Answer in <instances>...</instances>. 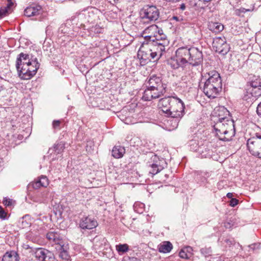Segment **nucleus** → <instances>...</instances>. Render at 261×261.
Here are the masks:
<instances>
[{
  "mask_svg": "<svg viewBox=\"0 0 261 261\" xmlns=\"http://www.w3.org/2000/svg\"><path fill=\"white\" fill-rule=\"evenodd\" d=\"M12 5L13 3L11 2V4H7L6 7L1 8L0 9V19L7 15L8 13V10L10 8Z\"/></svg>",
  "mask_w": 261,
  "mask_h": 261,
  "instance_id": "32",
  "label": "nucleus"
},
{
  "mask_svg": "<svg viewBox=\"0 0 261 261\" xmlns=\"http://www.w3.org/2000/svg\"><path fill=\"white\" fill-rule=\"evenodd\" d=\"M41 10L42 7L41 6L32 4L24 10V14L27 17L37 16L41 13Z\"/></svg>",
  "mask_w": 261,
  "mask_h": 261,
  "instance_id": "18",
  "label": "nucleus"
},
{
  "mask_svg": "<svg viewBox=\"0 0 261 261\" xmlns=\"http://www.w3.org/2000/svg\"><path fill=\"white\" fill-rule=\"evenodd\" d=\"M49 184L48 180L46 176H42L36 180L32 182L31 186L34 189H38L41 187H46Z\"/></svg>",
  "mask_w": 261,
  "mask_h": 261,
  "instance_id": "21",
  "label": "nucleus"
},
{
  "mask_svg": "<svg viewBox=\"0 0 261 261\" xmlns=\"http://www.w3.org/2000/svg\"><path fill=\"white\" fill-rule=\"evenodd\" d=\"M21 225L22 227H27L30 225V223L27 222L26 221H24L23 218L21 221Z\"/></svg>",
  "mask_w": 261,
  "mask_h": 261,
  "instance_id": "41",
  "label": "nucleus"
},
{
  "mask_svg": "<svg viewBox=\"0 0 261 261\" xmlns=\"http://www.w3.org/2000/svg\"><path fill=\"white\" fill-rule=\"evenodd\" d=\"M7 213L4 211L2 206H0V219L5 220L7 218Z\"/></svg>",
  "mask_w": 261,
  "mask_h": 261,
  "instance_id": "36",
  "label": "nucleus"
},
{
  "mask_svg": "<svg viewBox=\"0 0 261 261\" xmlns=\"http://www.w3.org/2000/svg\"><path fill=\"white\" fill-rule=\"evenodd\" d=\"M208 29L214 33H219L224 29V26L221 23L217 22H210L208 24Z\"/></svg>",
  "mask_w": 261,
  "mask_h": 261,
  "instance_id": "25",
  "label": "nucleus"
},
{
  "mask_svg": "<svg viewBox=\"0 0 261 261\" xmlns=\"http://www.w3.org/2000/svg\"><path fill=\"white\" fill-rule=\"evenodd\" d=\"M227 198H232V197L233 196V194L232 193H228L226 195Z\"/></svg>",
  "mask_w": 261,
  "mask_h": 261,
  "instance_id": "44",
  "label": "nucleus"
},
{
  "mask_svg": "<svg viewBox=\"0 0 261 261\" xmlns=\"http://www.w3.org/2000/svg\"><path fill=\"white\" fill-rule=\"evenodd\" d=\"M145 205L143 203L135 202L134 204V210L135 212L139 214H142L144 212Z\"/></svg>",
  "mask_w": 261,
  "mask_h": 261,
  "instance_id": "31",
  "label": "nucleus"
},
{
  "mask_svg": "<svg viewBox=\"0 0 261 261\" xmlns=\"http://www.w3.org/2000/svg\"><path fill=\"white\" fill-rule=\"evenodd\" d=\"M46 238L50 243H54L59 246L62 244V238L61 235L55 231H50L46 234Z\"/></svg>",
  "mask_w": 261,
  "mask_h": 261,
  "instance_id": "19",
  "label": "nucleus"
},
{
  "mask_svg": "<svg viewBox=\"0 0 261 261\" xmlns=\"http://www.w3.org/2000/svg\"><path fill=\"white\" fill-rule=\"evenodd\" d=\"M250 85L251 88L248 89L247 93L249 92L254 97L261 95V79L254 76Z\"/></svg>",
  "mask_w": 261,
  "mask_h": 261,
  "instance_id": "14",
  "label": "nucleus"
},
{
  "mask_svg": "<svg viewBox=\"0 0 261 261\" xmlns=\"http://www.w3.org/2000/svg\"><path fill=\"white\" fill-rule=\"evenodd\" d=\"M200 147H204L203 148L204 153H201L202 156H204L205 158H206L207 156H210L211 155V149L207 146L205 147V146H200Z\"/></svg>",
  "mask_w": 261,
  "mask_h": 261,
  "instance_id": "34",
  "label": "nucleus"
},
{
  "mask_svg": "<svg viewBox=\"0 0 261 261\" xmlns=\"http://www.w3.org/2000/svg\"><path fill=\"white\" fill-rule=\"evenodd\" d=\"M149 47L151 49V51L153 55L155 60H157L162 56L163 53L166 51V46H163L162 47L158 44L149 41H147Z\"/></svg>",
  "mask_w": 261,
  "mask_h": 261,
  "instance_id": "17",
  "label": "nucleus"
},
{
  "mask_svg": "<svg viewBox=\"0 0 261 261\" xmlns=\"http://www.w3.org/2000/svg\"><path fill=\"white\" fill-rule=\"evenodd\" d=\"M256 112L257 115L261 117V102L258 105L257 107Z\"/></svg>",
  "mask_w": 261,
  "mask_h": 261,
  "instance_id": "40",
  "label": "nucleus"
},
{
  "mask_svg": "<svg viewBox=\"0 0 261 261\" xmlns=\"http://www.w3.org/2000/svg\"><path fill=\"white\" fill-rule=\"evenodd\" d=\"M201 253L205 257L212 255V250L211 247H204L200 249Z\"/></svg>",
  "mask_w": 261,
  "mask_h": 261,
  "instance_id": "33",
  "label": "nucleus"
},
{
  "mask_svg": "<svg viewBox=\"0 0 261 261\" xmlns=\"http://www.w3.org/2000/svg\"><path fill=\"white\" fill-rule=\"evenodd\" d=\"M165 176L166 178H165L164 180H165V179H167V178H168V175L167 174H165Z\"/></svg>",
  "mask_w": 261,
  "mask_h": 261,
  "instance_id": "47",
  "label": "nucleus"
},
{
  "mask_svg": "<svg viewBox=\"0 0 261 261\" xmlns=\"http://www.w3.org/2000/svg\"><path fill=\"white\" fill-rule=\"evenodd\" d=\"M116 249L120 255L123 254L128 251V245L126 244H119L116 246Z\"/></svg>",
  "mask_w": 261,
  "mask_h": 261,
  "instance_id": "30",
  "label": "nucleus"
},
{
  "mask_svg": "<svg viewBox=\"0 0 261 261\" xmlns=\"http://www.w3.org/2000/svg\"><path fill=\"white\" fill-rule=\"evenodd\" d=\"M215 113L217 115V118L215 121H222L221 118L225 119L231 118L229 112L224 107H219L215 110Z\"/></svg>",
  "mask_w": 261,
  "mask_h": 261,
  "instance_id": "20",
  "label": "nucleus"
},
{
  "mask_svg": "<svg viewBox=\"0 0 261 261\" xmlns=\"http://www.w3.org/2000/svg\"><path fill=\"white\" fill-rule=\"evenodd\" d=\"M98 237L96 236V237H95L93 239L94 241H95V240L97 239V238H98Z\"/></svg>",
  "mask_w": 261,
  "mask_h": 261,
  "instance_id": "50",
  "label": "nucleus"
},
{
  "mask_svg": "<svg viewBox=\"0 0 261 261\" xmlns=\"http://www.w3.org/2000/svg\"><path fill=\"white\" fill-rule=\"evenodd\" d=\"M140 16L147 22H154L159 17L160 12L155 6H145L140 12Z\"/></svg>",
  "mask_w": 261,
  "mask_h": 261,
  "instance_id": "9",
  "label": "nucleus"
},
{
  "mask_svg": "<svg viewBox=\"0 0 261 261\" xmlns=\"http://www.w3.org/2000/svg\"><path fill=\"white\" fill-rule=\"evenodd\" d=\"M193 249L190 246H187L182 249L179 253V256L182 258H189L192 256Z\"/></svg>",
  "mask_w": 261,
  "mask_h": 261,
  "instance_id": "27",
  "label": "nucleus"
},
{
  "mask_svg": "<svg viewBox=\"0 0 261 261\" xmlns=\"http://www.w3.org/2000/svg\"><path fill=\"white\" fill-rule=\"evenodd\" d=\"M203 83V92L208 98H216L222 90V80L216 70L210 71L202 75L201 83Z\"/></svg>",
  "mask_w": 261,
  "mask_h": 261,
  "instance_id": "3",
  "label": "nucleus"
},
{
  "mask_svg": "<svg viewBox=\"0 0 261 261\" xmlns=\"http://www.w3.org/2000/svg\"><path fill=\"white\" fill-rule=\"evenodd\" d=\"M58 248H56V249L59 250V251H60V257H61L63 259L68 260L70 256L66 249V246H65L64 244H62L58 246Z\"/></svg>",
  "mask_w": 261,
  "mask_h": 261,
  "instance_id": "28",
  "label": "nucleus"
},
{
  "mask_svg": "<svg viewBox=\"0 0 261 261\" xmlns=\"http://www.w3.org/2000/svg\"><path fill=\"white\" fill-rule=\"evenodd\" d=\"M61 121L60 120H54L53 122V127L55 129H59Z\"/></svg>",
  "mask_w": 261,
  "mask_h": 261,
  "instance_id": "37",
  "label": "nucleus"
},
{
  "mask_svg": "<svg viewBox=\"0 0 261 261\" xmlns=\"http://www.w3.org/2000/svg\"><path fill=\"white\" fill-rule=\"evenodd\" d=\"M39 67L40 64L37 59L34 58V59H32V61L28 64L27 68H23L22 70H20L18 73L19 76L21 79L30 80L36 74Z\"/></svg>",
  "mask_w": 261,
  "mask_h": 261,
  "instance_id": "7",
  "label": "nucleus"
},
{
  "mask_svg": "<svg viewBox=\"0 0 261 261\" xmlns=\"http://www.w3.org/2000/svg\"><path fill=\"white\" fill-rule=\"evenodd\" d=\"M151 50V49L149 47L147 42L145 40L138 51V56L139 58L145 61H151L152 60L155 61Z\"/></svg>",
  "mask_w": 261,
  "mask_h": 261,
  "instance_id": "11",
  "label": "nucleus"
},
{
  "mask_svg": "<svg viewBox=\"0 0 261 261\" xmlns=\"http://www.w3.org/2000/svg\"><path fill=\"white\" fill-rule=\"evenodd\" d=\"M3 203L6 206L10 207L14 204V201L11 199L5 197L3 199Z\"/></svg>",
  "mask_w": 261,
  "mask_h": 261,
  "instance_id": "35",
  "label": "nucleus"
},
{
  "mask_svg": "<svg viewBox=\"0 0 261 261\" xmlns=\"http://www.w3.org/2000/svg\"><path fill=\"white\" fill-rule=\"evenodd\" d=\"M147 88L144 90L143 99L150 101L158 98L166 92V85L164 84L161 77L156 75L151 76L146 82Z\"/></svg>",
  "mask_w": 261,
  "mask_h": 261,
  "instance_id": "4",
  "label": "nucleus"
},
{
  "mask_svg": "<svg viewBox=\"0 0 261 261\" xmlns=\"http://www.w3.org/2000/svg\"><path fill=\"white\" fill-rule=\"evenodd\" d=\"M179 8L182 10L184 11L186 9V5L185 4L182 3L180 5Z\"/></svg>",
  "mask_w": 261,
  "mask_h": 261,
  "instance_id": "43",
  "label": "nucleus"
},
{
  "mask_svg": "<svg viewBox=\"0 0 261 261\" xmlns=\"http://www.w3.org/2000/svg\"><path fill=\"white\" fill-rule=\"evenodd\" d=\"M11 2H12L11 0H8V4H11Z\"/></svg>",
  "mask_w": 261,
  "mask_h": 261,
  "instance_id": "49",
  "label": "nucleus"
},
{
  "mask_svg": "<svg viewBox=\"0 0 261 261\" xmlns=\"http://www.w3.org/2000/svg\"><path fill=\"white\" fill-rule=\"evenodd\" d=\"M147 166L150 168L149 173L154 175L167 167V163L163 158H160L153 152L146 154Z\"/></svg>",
  "mask_w": 261,
  "mask_h": 261,
  "instance_id": "6",
  "label": "nucleus"
},
{
  "mask_svg": "<svg viewBox=\"0 0 261 261\" xmlns=\"http://www.w3.org/2000/svg\"><path fill=\"white\" fill-rule=\"evenodd\" d=\"M172 19H174V20H175L176 21H179V17H177V16H174L172 17Z\"/></svg>",
  "mask_w": 261,
  "mask_h": 261,
  "instance_id": "45",
  "label": "nucleus"
},
{
  "mask_svg": "<svg viewBox=\"0 0 261 261\" xmlns=\"http://www.w3.org/2000/svg\"><path fill=\"white\" fill-rule=\"evenodd\" d=\"M173 248L172 244L169 241H165L159 246V251L160 252L166 253L171 251Z\"/></svg>",
  "mask_w": 261,
  "mask_h": 261,
  "instance_id": "26",
  "label": "nucleus"
},
{
  "mask_svg": "<svg viewBox=\"0 0 261 261\" xmlns=\"http://www.w3.org/2000/svg\"><path fill=\"white\" fill-rule=\"evenodd\" d=\"M239 203V200L236 198H231L229 201V205L232 207L236 206Z\"/></svg>",
  "mask_w": 261,
  "mask_h": 261,
  "instance_id": "38",
  "label": "nucleus"
},
{
  "mask_svg": "<svg viewBox=\"0 0 261 261\" xmlns=\"http://www.w3.org/2000/svg\"><path fill=\"white\" fill-rule=\"evenodd\" d=\"M34 254L39 261H54L55 259L54 253L44 248H36Z\"/></svg>",
  "mask_w": 261,
  "mask_h": 261,
  "instance_id": "12",
  "label": "nucleus"
},
{
  "mask_svg": "<svg viewBox=\"0 0 261 261\" xmlns=\"http://www.w3.org/2000/svg\"><path fill=\"white\" fill-rule=\"evenodd\" d=\"M32 59H34L32 55L23 53L18 55L16 63V67L18 73L20 70H22V68H27L28 64L32 61Z\"/></svg>",
  "mask_w": 261,
  "mask_h": 261,
  "instance_id": "13",
  "label": "nucleus"
},
{
  "mask_svg": "<svg viewBox=\"0 0 261 261\" xmlns=\"http://www.w3.org/2000/svg\"><path fill=\"white\" fill-rule=\"evenodd\" d=\"M213 47L215 51L223 55H226L229 50V45L226 43L225 39L217 37L214 39Z\"/></svg>",
  "mask_w": 261,
  "mask_h": 261,
  "instance_id": "10",
  "label": "nucleus"
},
{
  "mask_svg": "<svg viewBox=\"0 0 261 261\" xmlns=\"http://www.w3.org/2000/svg\"><path fill=\"white\" fill-rule=\"evenodd\" d=\"M79 225L82 229H92L98 226V222L95 219L87 216L80 220Z\"/></svg>",
  "mask_w": 261,
  "mask_h": 261,
  "instance_id": "16",
  "label": "nucleus"
},
{
  "mask_svg": "<svg viewBox=\"0 0 261 261\" xmlns=\"http://www.w3.org/2000/svg\"><path fill=\"white\" fill-rule=\"evenodd\" d=\"M18 254L15 251H7L3 255L2 261H19Z\"/></svg>",
  "mask_w": 261,
  "mask_h": 261,
  "instance_id": "22",
  "label": "nucleus"
},
{
  "mask_svg": "<svg viewBox=\"0 0 261 261\" xmlns=\"http://www.w3.org/2000/svg\"><path fill=\"white\" fill-rule=\"evenodd\" d=\"M65 148V144L60 142L57 144H55L53 147L50 148L48 150V153L50 154L52 153H55L56 154H59L61 153Z\"/></svg>",
  "mask_w": 261,
  "mask_h": 261,
  "instance_id": "23",
  "label": "nucleus"
},
{
  "mask_svg": "<svg viewBox=\"0 0 261 261\" xmlns=\"http://www.w3.org/2000/svg\"><path fill=\"white\" fill-rule=\"evenodd\" d=\"M247 146L250 153L253 156L261 159V135L256 134V137L249 139Z\"/></svg>",
  "mask_w": 261,
  "mask_h": 261,
  "instance_id": "8",
  "label": "nucleus"
},
{
  "mask_svg": "<svg viewBox=\"0 0 261 261\" xmlns=\"http://www.w3.org/2000/svg\"><path fill=\"white\" fill-rule=\"evenodd\" d=\"M3 86H0V92H1L2 90H3Z\"/></svg>",
  "mask_w": 261,
  "mask_h": 261,
  "instance_id": "48",
  "label": "nucleus"
},
{
  "mask_svg": "<svg viewBox=\"0 0 261 261\" xmlns=\"http://www.w3.org/2000/svg\"><path fill=\"white\" fill-rule=\"evenodd\" d=\"M190 149L193 151H198L200 153H204L203 148L204 147H200L198 146L197 141L196 140H192L189 142Z\"/></svg>",
  "mask_w": 261,
  "mask_h": 261,
  "instance_id": "29",
  "label": "nucleus"
},
{
  "mask_svg": "<svg viewBox=\"0 0 261 261\" xmlns=\"http://www.w3.org/2000/svg\"><path fill=\"white\" fill-rule=\"evenodd\" d=\"M151 28L153 30H158V32L155 33V34H160V35L165 34L163 33V31L162 29L159 30V28H158V27L156 25L151 26Z\"/></svg>",
  "mask_w": 261,
  "mask_h": 261,
  "instance_id": "39",
  "label": "nucleus"
},
{
  "mask_svg": "<svg viewBox=\"0 0 261 261\" xmlns=\"http://www.w3.org/2000/svg\"><path fill=\"white\" fill-rule=\"evenodd\" d=\"M146 41H149L153 43H156L162 47L163 46H168L169 41L168 40L165 34H156L153 36H146L144 38Z\"/></svg>",
  "mask_w": 261,
  "mask_h": 261,
  "instance_id": "15",
  "label": "nucleus"
},
{
  "mask_svg": "<svg viewBox=\"0 0 261 261\" xmlns=\"http://www.w3.org/2000/svg\"><path fill=\"white\" fill-rule=\"evenodd\" d=\"M222 121H215L213 126L216 136L223 141H231L236 134L234 121L231 118L223 119Z\"/></svg>",
  "mask_w": 261,
  "mask_h": 261,
  "instance_id": "5",
  "label": "nucleus"
},
{
  "mask_svg": "<svg viewBox=\"0 0 261 261\" xmlns=\"http://www.w3.org/2000/svg\"><path fill=\"white\" fill-rule=\"evenodd\" d=\"M210 261H224L222 259H221L220 257H215L213 258L212 260H211Z\"/></svg>",
  "mask_w": 261,
  "mask_h": 261,
  "instance_id": "42",
  "label": "nucleus"
},
{
  "mask_svg": "<svg viewBox=\"0 0 261 261\" xmlns=\"http://www.w3.org/2000/svg\"><path fill=\"white\" fill-rule=\"evenodd\" d=\"M159 106L162 112L169 117L167 121L169 129L177 128L185 114V105L182 100L174 96L164 97L160 99Z\"/></svg>",
  "mask_w": 261,
  "mask_h": 261,
  "instance_id": "2",
  "label": "nucleus"
},
{
  "mask_svg": "<svg viewBox=\"0 0 261 261\" xmlns=\"http://www.w3.org/2000/svg\"><path fill=\"white\" fill-rule=\"evenodd\" d=\"M125 148L121 146H115L112 150V156L116 159L121 158L125 153Z\"/></svg>",
  "mask_w": 261,
  "mask_h": 261,
  "instance_id": "24",
  "label": "nucleus"
},
{
  "mask_svg": "<svg viewBox=\"0 0 261 261\" xmlns=\"http://www.w3.org/2000/svg\"><path fill=\"white\" fill-rule=\"evenodd\" d=\"M75 16H71L70 18V20L73 21L75 19Z\"/></svg>",
  "mask_w": 261,
  "mask_h": 261,
  "instance_id": "46",
  "label": "nucleus"
},
{
  "mask_svg": "<svg viewBox=\"0 0 261 261\" xmlns=\"http://www.w3.org/2000/svg\"><path fill=\"white\" fill-rule=\"evenodd\" d=\"M203 55L202 48L187 45L178 48L176 51V57L168 60V64L174 69L183 68L187 64L198 66L203 62Z\"/></svg>",
  "mask_w": 261,
  "mask_h": 261,
  "instance_id": "1",
  "label": "nucleus"
}]
</instances>
